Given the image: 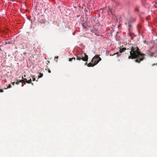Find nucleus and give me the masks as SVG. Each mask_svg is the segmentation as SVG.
Segmentation results:
<instances>
[{"instance_id":"obj_25","label":"nucleus","mask_w":157,"mask_h":157,"mask_svg":"<svg viewBox=\"0 0 157 157\" xmlns=\"http://www.w3.org/2000/svg\"><path fill=\"white\" fill-rule=\"evenodd\" d=\"M24 86V85H23V84H22V86Z\"/></svg>"},{"instance_id":"obj_12","label":"nucleus","mask_w":157,"mask_h":157,"mask_svg":"<svg viewBox=\"0 0 157 157\" xmlns=\"http://www.w3.org/2000/svg\"><path fill=\"white\" fill-rule=\"evenodd\" d=\"M115 54L117 55V56H119L120 55V54H119V53L118 52H117L116 53H115L114 54H113V56L114 55H115Z\"/></svg>"},{"instance_id":"obj_16","label":"nucleus","mask_w":157,"mask_h":157,"mask_svg":"<svg viewBox=\"0 0 157 157\" xmlns=\"http://www.w3.org/2000/svg\"><path fill=\"white\" fill-rule=\"evenodd\" d=\"M33 81H35V78L34 77H33Z\"/></svg>"},{"instance_id":"obj_21","label":"nucleus","mask_w":157,"mask_h":157,"mask_svg":"<svg viewBox=\"0 0 157 157\" xmlns=\"http://www.w3.org/2000/svg\"><path fill=\"white\" fill-rule=\"evenodd\" d=\"M128 26L129 27H131V25H130V24H128Z\"/></svg>"},{"instance_id":"obj_8","label":"nucleus","mask_w":157,"mask_h":157,"mask_svg":"<svg viewBox=\"0 0 157 157\" xmlns=\"http://www.w3.org/2000/svg\"><path fill=\"white\" fill-rule=\"evenodd\" d=\"M73 59H74V60H75V58L73 57L72 58H70L69 59V61L70 62H71L73 60Z\"/></svg>"},{"instance_id":"obj_11","label":"nucleus","mask_w":157,"mask_h":157,"mask_svg":"<svg viewBox=\"0 0 157 157\" xmlns=\"http://www.w3.org/2000/svg\"><path fill=\"white\" fill-rule=\"evenodd\" d=\"M141 0V3L142 4H144L145 2V1H146V0Z\"/></svg>"},{"instance_id":"obj_6","label":"nucleus","mask_w":157,"mask_h":157,"mask_svg":"<svg viewBox=\"0 0 157 157\" xmlns=\"http://www.w3.org/2000/svg\"><path fill=\"white\" fill-rule=\"evenodd\" d=\"M43 73H40L39 74V75L38 76V78H41L42 77H43Z\"/></svg>"},{"instance_id":"obj_18","label":"nucleus","mask_w":157,"mask_h":157,"mask_svg":"<svg viewBox=\"0 0 157 157\" xmlns=\"http://www.w3.org/2000/svg\"><path fill=\"white\" fill-rule=\"evenodd\" d=\"M11 87V85L9 84L8 86V88H10V87Z\"/></svg>"},{"instance_id":"obj_15","label":"nucleus","mask_w":157,"mask_h":157,"mask_svg":"<svg viewBox=\"0 0 157 157\" xmlns=\"http://www.w3.org/2000/svg\"><path fill=\"white\" fill-rule=\"evenodd\" d=\"M20 81H17V82H16V84L17 85H18L19 84V83H20Z\"/></svg>"},{"instance_id":"obj_9","label":"nucleus","mask_w":157,"mask_h":157,"mask_svg":"<svg viewBox=\"0 0 157 157\" xmlns=\"http://www.w3.org/2000/svg\"><path fill=\"white\" fill-rule=\"evenodd\" d=\"M11 44V42H10V41H6L5 43V44Z\"/></svg>"},{"instance_id":"obj_4","label":"nucleus","mask_w":157,"mask_h":157,"mask_svg":"<svg viewBox=\"0 0 157 157\" xmlns=\"http://www.w3.org/2000/svg\"><path fill=\"white\" fill-rule=\"evenodd\" d=\"M95 65H94V63H91V62H90L88 64L87 66L88 67H93Z\"/></svg>"},{"instance_id":"obj_17","label":"nucleus","mask_w":157,"mask_h":157,"mask_svg":"<svg viewBox=\"0 0 157 157\" xmlns=\"http://www.w3.org/2000/svg\"><path fill=\"white\" fill-rule=\"evenodd\" d=\"M22 78L24 80V81H25V82H26V80H27V79L26 78H23V77H22Z\"/></svg>"},{"instance_id":"obj_27","label":"nucleus","mask_w":157,"mask_h":157,"mask_svg":"<svg viewBox=\"0 0 157 157\" xmlns=\"http://www.w3.org/2000/svg\"><path fill=\"white\" fill-rule=\"evenodd\" d=\"M5 89H6V88H5Z\"/></svg>"},{"instance_id":"obj_5","label":"nucleus","mask_w":157,"mask_h":157,"mask_svg":"<svg viewBox=\"0 0 157 157\" xmlns=\"http://www.w3.org/2000/svg\"><path fill=\"white\" fill-rule=\"evenodd\" d=\"M26 82L27 83H29V84L31 83L32 85H33V83H31V82H32V80H31V78H30V79L28 80H26Z\"/></svg>"},{"instance_id":"obj_26","label":"nucleus","mask_w":157,"mask_h":157,"mask_svg":"<svg viewBox=\"0 0 157 157\" xmlns=\"http://www.w3.org/2000/svg\"><path fill=\"white\" fill-rule=\"evenodd\" d=\"M137 29H138V30H139V28H138V27H137Z\"/></svg>"},{"instance_id":"obj_13","label":"nucleus","mask_w":157,"mask_h":157,"mask_svg":"<svg viewBox=\"0 0 157 157\" xmlns=\"http://www.w3.org/2000/svg\"><path fill=\"white\" fill-rule=\"evenodd\" d=\"M20 82H21L22 83L25 82V81L23 79H22V80H21L20 81Z\"/></svg>"},{"instance_id":"obj_22","label":"nucleus","mask_w":157,"mask_h":157,"mask_svg":"<svg viewBox=\"0 0 157 157\" xmlns=\"http://www.w3.org/2000/svg\"><path fill=\"white\" fill-rule=\"evenodd\" d=\"M14 83H15V82H13L12 83V84L13 85H14Z\"/></svg>"},{"instance_id":"obj_14","label":"nucleus","mask_w":157,"mask_h":157,"mask_svg":"<svg viewBox=\"0 0 157 157\" xmlns=\"http://www.w3.org/2000/svg\"><path fill=\"white\" fill-rule=\"evenodd\" d=\"M135 10L136 11L139 12V9L138 8H136L135 9Z\"/></svg>"},{"instance_id":"obj_24","label":"nucleus","mask_w":157,"mask_h":157,"mask_svg":"<svg viewBox=\"0 0 157 157\" xmlns=\"http://www.w3.org/2000/svg\"><path fill=\"white\" fill-rule=\"evenodd\" d=\"M55 58L57 59L58 58V57H56Z\"/></svg>"},{"instance_id":"obj_1","label":"nucleus","mask_w":157,"mask_h":157,"mask_svg":"<svg viewBox=\"0 0 157 157\" xmlns=\"http://www.w3.org/2000/svg\"><path fill=\"white\" fill-rule=\"evenodd\" d=\"M130 48H127V50L130 52V55L128 57V59H135V61L137 63H140L145 58V55L142 54L140 51V49L137 47H133L132 44L130 45ZM127 50L125 48L120 49L119 53H121L124 50Z\"/></svg>"},{"instance_id":"obj_7","label":"nucleus","mask_w":157,"mask_h":157,"mask_svg":"<svg viewBox=\"0 0 157 157\" xmlns=\"http://www.w3.org/2000/svg\"><path fill=\"white\" fill-rule=\"evenodd\" d=\"M45 22V20H44L43 19H41L40 20V22L41 23H44Z\"/></svg>"},{"instance_id":"obj_2","label":"nucleus","mask_w":157,"mask_h":157,"mask_svg":"<svg viewBox=\"0 0 157 157\" xmlns=\"http://www.w3.org/2000/svg\"><path fill=\"white\" fill-rule=\"evenodd\" d=\"M101 60V58L98 55H95L92 59L91 62L94 63V65H96L98 62Z\"/></svg>"},{"instance_id":"obj_3","label":"nucleus","mask_w":157,"mask_h":157,"mask_svg":"<svg viewBox=\"0 0 157 157\" xmlns=\"http://www.w3.org/2000/svg\"><path fill=\"white\" fill-rule=\"evenodd\" d=\"M84 57H80L77 56V59L79 60L82 59L83 61H87L88 58V56L85 53H84Z\"/></svg>"},{"instance_id":"obj_23","label":"nucleus","mask_w":157,"mask_h":157,"mask_svg":"<svg viewBox=\"0 0 157 157\" xmlns=\"http://www.w3.org/2000/svg\"><path fill=\"white\" fill-rule=\"evenodd\" d=\"M48 72H49V73H51V71L50 70H48Z\"/></svg>"},{"instance_id":"obj_10","label":"nucleus","mask_w":157,"mask_h":157,"mask_svg":"<svg viewBox=\"0 0 157 157\" xmlns=\"http://www.w3.org/2000/svg\"><path fill=\"white\" fill-rule=\"evenodd\" d=\"M155 54V52H152L150 55V57H153L154 56V54Z\"/></svg>"},{"instance_id":"obj_19","label":"nucleus","mask_w":157,"mask_h":157,"mask_svg":"<svg viewBox=\"0 0 157 157\" xmlns=\"http://www.w3.org/2000/svg\"><path fill=\"white\" fill-rule=\"evenodd\" d=\"M0 92H3V90L2 89H1L0 90Z\"/></svg>"},{"instance_id":"obj_20","label":"nucleus","mask_w":157,"mask_h":157,"mask_svg":"<svg viewBox=\"0 0 157 157\" xmlns=\"http://www.w3.org/2000/svg\"><path fill=\"white\" fill-rule=\"evenodd\" d=\"M155 4L157 5V0H155Z\"/></svg>"}]
</instances>
